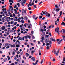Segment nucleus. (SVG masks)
Listing matches in <instances>:
<instances>
[{"mask_svg":"<svg viewBox=\"0 0 65 65\" xmlns=\"http://www.w3.org/2000/svg\"><path fill=\"white\" fill-rule=\"evenodd\" d=\"M57 32L58 34V35H60V34L59 33V27H58L57 28H56L55 29V32L56 33H57Z\"/></svg>","mask_w":65,"mask_h":65,"instance_id":"nucleus-1","label":"nucleus"},{"mask_svg":"<svg viewBox=\"0 0 65 65\" xmlns=\"http://www.w3.org/2000/svg\"><path fill=\"white\" fill-rule=\"evenodd\" d=\"M26 11H27V10L24 9H23L22 10V12L23 13H25V14H27V13L26 12Z\"/></svg>","mask_w":65,"mask_h":65,"instance_id":"nucleus-2","label":"nucleus"},{"mask_svg":"<svg viewBox=\"0 0 65 65\" xmlns=\"http://www.w3.org/2000/svg\"><path fill=\"white\" fill-rule=\"evenodd\" d=\"M54 10H56L55 11L56 12H57H57H58V11H60V9L59 8L56 9L55 8Z\"/></svg>","mask_w":65,"mask_h":65,"instance_id":"nucleus-3","label":"nucleus"},{"mask_svg":"<svg viewBox=\"0 0 65 65\" xmlns=\"http://www.w3.org/2000/svg\"><path fill=\"white\" fill-rule=\"evenodd\" d=\"M38 62V60H37L36 61V62L35 63H35L34 62H33L32 63V64L34 65H36V64H37Z\"/></svg>","mask_w":65,"mask_h":65,"instance_id":"nucleus-4","label":"nucleus"},{"mask_svg":"<svg viewBox=\"0 0 65 65\" xmlns=\"http://www.w3.org/2000/svg\"><path fill=\"white\" fill-rule=\"evenodd\" d=\"M47 12H46V11H45L43 13V14H45L46 17H47Z\"/></svg>","mask_w":65,"mask_h":65,"instance_id":"nucleus-5","label":"nucleus"},{"mask_svg":"<svg viewBox=\"0 0 65 65\" xmlns=\"http://www.w3.org/2000/svg\"><path fill=\"white\" fill-rule=\"evenodd\" d=\"M5 47H6V46H9L10 45V44L9 43H6L5 44Z\"/></svg>","mask_w":65,"mask_h":65,"instance_id":"nucleus-6","label":"nucleus"},{"mask_svg":"<svg viewBox=\"0 0 65 65\" xmlns=\"http://www.w3.org/2000/svg\"><path fill=\"white\" fill-rule=\"evenodd\" d=\"M31 59L33 61H35V58L34 57H32Z\"/></svg>","mask_w":65,"mask_h":65,"instance_id":"nucleus-7","label":"nucleus"},{"mask_svg":"<svg viewBox=\"0 0 65 65\" xmlns=\"http://www.w3.org/2000/svg\"><path fill=\"white\" fill-rule=\"evenodd\" d=\"M7 58L4 59L3 60V61L4 62H6V61H7Z\"/></svg>","mask_w":65,"mask_h":65,"instance_id":"nucleus-8","label":"nucleus"},{"mask_svg":"<svg viewBox=\"0 0 65 65\" xmlns=\"http://www.w3.org/2000/svg\"><path fill=\"white\" fill-rule=\"evenodd\" d=\"M11 47H15V45L13 44L12 45H10Z\"/></svg>","mask_w":65,"mask_h":65,"instance_id":"nucleus-9","label":"nucleus"},{"mask_svg":"<svg viewBox=\"0 0 65 65\" xmlns=\"http://www.w3.org/2000/svg\"><path fill=\"white\" fill-rule=\"evenodd\" d=\"M62 40H62V39H61V40H59L58 43V44H60L61 43V42H62Z\"/></svg>","mask_w":65,"mask_h":65,"instance_id":"nucleus-10","label":"nucleus"},{"mask_svg":"<svg viewBox=\"0 0 65 65\" xmlns=\"http://www.w3.org/2000/svg\"><path fill=\"white\" fill-rule=\"evenodd\" d=\"M9 7H10V8H9V10H8V11H10V8H12V6H10Z\"/></svg>","mask_w":65,"mask_h":65,"instance_id":"nucleus-11","label":"nucleus"},{"mask_svg":"<svg viewBox=\"0 0 65 65\" xmlns=\"http://www.w3.org/2000/svg\"><path fill=\"white\" fill-rule=\"evenodd\" d=\"M50 40H52V41H56V40H55V39H53V38H51Z\"/></svg>","mask_w":65,"mask_h":65,"instance_id":"nucleus-12","label":"nucleus"},{"mask_svg":"<svg viewBox=\"0 0 65 65\" xmlns=\"http://www.w3.org/2000/svg\"><path fill=\"white\" fill-rule=\"evenodd\" d=\"M59 49L58 50V51L56 53V55L57 56H58V53L59 52Z\"/></svg>","mask_w":65,"mask_h":65,"instance_id":"nucleus-13","label":"nucleus"},{"mask_svg":"<svg viewBox=\"0 0 65 65\" xmlns=\"http://www.w3.org/2000/svg\"><path fill=\"white\" fill-rule=\"evenodd\" d=\"M61 25L65 26V23L64 22H62V23L61 24Z\"/></svg>","mask_w":65,"mask_h":65,"instance_id":"nucleus-14","label":"nucleus"},{"mask_svg":"<svg viewBox=\"0 0 65 65\" xmlns=\"http://www.w3.org/2000/svg\"><path fill=\"white\" fill-rule=\"evenodd\" d=\"M18 39L19 40H22V38H21V37H19L18 38Z\"/></svg>","mask_w":65,"mask_h":65,"instance_id":"nucleus-15","label":"nucleus"},{"mask_svg":"<svg viewBox=\"0 0 65 65\" xmlns=\"http://www.w3.org/2000/svg\"><path fill=\"white\" fill-rule=\"evenodd\" d=\"M49 45H51V44H52V42H51V40H49Z\"/></svg>","mask_w":65,"mask_h":65,"instance_id":"nucleus-16","label":"nucleus"},{"mask_svg":"<svg viewBox=\"0 0 65 65\" xmlns=\"http://www.w3.org/2000/svg\"><path fill=\"white\" fill-rule=\"evenodd\" d=\"M21 4L22 6H24V3H23V2H21Z\"/></svg>","mask_w":65,"mask_h":65,"instance_id":"nucleus-17","label":"nucleus"},{"mask_svg":"<svg viewBox=\"0 0 65 65\" xmlns=\"http://www.w3.org/2000/svg\"><path fill=\"white\" fill-rule=\"evenodd\" d=\"M62 37H63V39H62V40H64V41H65V36H63Z\"/></svg>","mask_w":65,"mask_h":65,"instance_id":"nucleus-18","label":"nucleus"},{"mask_svg":"<svg viewBox=\"0 0 65 65\" xmlns=\"http://www.w3.org/2000/svg\"><path fill=\"white\" fill-rule=\"evenodd\" d=\"M22 2H23V3L25 4L26 3V0H22Z\"/></svg>","mask_w":65,"mask_h":65,"instance_id":"nucleus-19","label":"nucleus"},{"mask_svg":"<svg viewBox=\"0 0 65 65\" xmlns=\"http://www.w3.org/2000/svg\"><path fill=\"white\" fill-rule=\"evenodd\" d=\"M47 17H50V14L48 13L47 12V13L46 14Z\"/></svg>","mask_w":65,"mask_h":65,"instance_id":"nucleus-20","label":"nucleus"},{"mask_svg":"<svg viewBox=\"0 0 65 65\" xmlns=\"http://www.w3.org/2000/svg\"><path fill=\"white\" fill-rule=\"evenodd\" d=\"M35 52V51H32L31 52V54L32 55H33V53Z\"/></svg>","mask_w":65,"mask_h":65,"instance_id":"nucleus-21","label":"nucleus"},{"mask_svg":"<svg viewBox=\"0 0 65 65\" xmlns=\"http://www.w3.org/2000/svg\"><path fill=\"white\" fill-rule=\"evenodd\" d=\"M49 42V41L47 40V39H46V40H45V42L46 43H47L48 42Z\"/></svg>","mask_w":65,"mask_h":65,"instance_id":"nucleus-22","label":"nucleus"},{"mask_svg":"<svg viewBox=\"0 0 65 65\" xmlns=\"http://www.w3.org/2000/svg\"><path fill=\"white\" fill-rule=\"evenodd\" d=\"M31 3H32V2H30L28 4V5H30V6H32Z\"/></svg>","mask_w":65,"mask_h":65,"instance_id":"nucleus-23","label":"nucleus"},{"mask_svg":"<svg viewBox=\"0 0 65 65\" xmlns=\"http://www.w3.org/2000/svg\"><path fill=\"white\" fill-rule=\"evenodd\" d=\"M44 35H45V33H44V32L42 33V36H44Z\"/></svg>","mask_w":65,"mask_h":65,"instance_id":"nucleus-24","label":"nucleus"},{"mask_svg":"<svg viewBox=\"0 0 65 65\" xmlns=\"http://www.w3.org/2000/svg\"><path fill=\"white\" fill-rule=\"evenodd\" d=\"M2 29L3 30H5V26H3Z\"/></svg>","mask_w":65,"mask_h":65,"instance_id":"nucleus-25","label":"nucleus"},{"mask_svg":"<svg viewBox=\"0 0 65 65\" xmlns=\"http://www.w3.org/2000/svg\"><path fill=\"white\" fill-rule=\"evenodd\" d=\"M16 47H20V46H19V45H16Z\"/></svg>","mask_w":65,"mask_h":65,"instance_id":"nucleus-26","label":"nucleus"},{"mask_svg":"<svg viewBox=\"0 0 65 65\" xmlns=\"http://www.w3.org/2000/svg\"><path fill=\"white\" fill-rule=\"evenodd\" d=\"M19 37H20V36L19 35H18V36L17 37H14V38L15 39L17 38H19Z\"/></svg>","mask_w":65,"mask_h":65,"instance_id":"nucleus-27","label":"nucleus"},{"mask_svg":"<svg viewBox=\"0 0 65 65\" xmlns=\"http://www.w3.org/2000/svg\"><path fill=\"white\" fill-rule=\"evenodd\" d=\"M42 16H39V19H42Z\"/></svg>","mask_w":65,"mask_h":65,"instance_id":"nucleus-28","label":"nucleus"},{"mask_svg":"<svg viewBox=\"0 0 65 65\" xmlns=\"http://www.w3.org/2000/svg\"><path fill=\"white\" fill-rule=\"evenodd\" d=\"M17 5H18V7H20V5L19 4V3H18L17 4Z\"/></svg>","mask_w":65,"mask_h":65,"instance_id":"nucleus-29","label":"nucleus"},{"mask_svg":"<svg viewBox=\"0 0 65 65\" xmlns=\"http://www.w3.org/2000/svg\"><path fill=\"white\" fill-rule=\"evenodd\" d=\"M62 31H63V33H64L65 34V30L64 29H62Z\"/></svg>","mask_w":65,"mask_h":65,"instance_id":"nucleus-30","label":"nucleus"},{"mask_svg":"<svg viewBox=\"0 0 65 65\" xmlns=\"http://www.w3.org/2000/svg\"><path fill=\"white\" fill-rule=\"evenodd\" d=\"M33 17L34 19H35V18H36V16H35V15H34L33 16Z\"/></svg>","mask_w":65,"mask_h":65,"instance_id":"nucleus-31","label":"nucleus"},{"mask_svg":"<svg viewBox=\"0 0 65 65\" xmlns=\"http://www.w3.org/2000/svg\"><path fill=\"white\" fill-rule=\"evenodd\" d=\"M26 57H29V53H26Z\"/></svg>","mask_w":65,"mask_h":65,"instance_id":"nucleus-32","label":"nucleus"},{"mask_svg":"<svg viewBox=\"0 0 65 65\" xmlns=\"http://www.w3.org/2000/svg\"><path fill=\"white\" fill-rule=\"evenodd\" d=\"M24 37L25 38V39H27L28 38V36H24Z\"/></svg>","mask_w":65,"mask_h":65,"instance_id":"nucleus-33","label":"nucleus"},{"mask_svg":"<svg viewBox=\"0 0 65 65\" xmlns=\"http://www.w3.org/2000/svg\"><path fill=\"white\" fill-rule=\"evenodd\" d=\"M54 54H55V55H56V54L57 53H56V50H54Z\"/></svg>","mask_w":65,"mask_h":65,"instance_id":"nucleus-34","label":"nucleus"},{"mask_svg":"<svg viewBox=\"0 0 65 65\" xmlns=\"http://www.w3.org/2000/svg\"><path fill=\"white\" fill-rule=\"evenodd\" d=\"M12 54H13V55H12L13 56H14V55H15V52H14L13 51L12 53Z\"/></svg>","mask_w":65,"mask_h":65,"instance_id":"nucleus-35","label":"nucleus"},{"mask_svg":"<svg viewBox=\"0 0 65 65\" xmlns=\"http://www.w3.org/2000/svg\"><path fill=\"white\" fill-rule=\"evenodd\" d=\"M59 14H60V15H61L62 14V11H61L59 13Z\"/></svg>","mask_w":65,"mask_h":65,"instance_id":"nucleus-36","label":"nucleus"},{"mask_svg":"<svg viewBox=\"0 0 65 65\" xmlns=\"http://www.w3.org/2000/svg\"><path fill=\"white\" fill-rule=\"evenodd\" d=\"M43 44L42 45V46H44V45H45V43H44V42H43Z\"/></svg>","mask_w":65,"mask_h":65,"instance_id":"nucleus-37","label":"nucleus"},{"mask_svg":"<svg viewBox=\"0 0 65 65\" xmlns=\"http://www.w3.org/2000/svg\"><path fill=\"white\" fill-rule=\"evenodd\" d=\"M18 23L17 22H15V23H14L13 24L14 25H17V24Z\"/></svg>","mask_w":65,"mask_h":65,"instance_id":"nucleus-38","label":"nucleus"},{"mask_svg":"<svg viewBox=\"0 0 65 65\" xmlns=\"http://www.w3.org/2000/svg\"><path fill=\"white\" fill-rule=\"evenodd\" d=\"M27 36H28V37L29 39H31V36H30L27 35Z\"/></svg>","mask_w":65,"mask_h":65,"instance_id":"nucleus-39","label":"nucleus"},{"mask_svg":"<svg viewBox=\"0 0 65 65\" xmlns=\"http://www.w3.org/2000/svg\"><path fill=\"white\" fill-rule=\"evenodd\" d=\"M57 23H58V21H55V24L56 25H57Z\"/></svg>","mask_w":65,"mask_h":65,"instance_id":"nucleus-40","label":"nucleus"},{"mask_svg":"<svg viewBox=\"0 0 65 65\" xmlns=\"http://www.w3.org/2000/svg\"><path fill=\"white\" fill-rule=\"evenodd\" d=\"M55 7L56 8H59V6H57V5H55Z\"/></svg>","mask_w":65,"mask_h":65,"instance_id":"nucleus-41","label":"nucleus"},{"mask_svg":"<svg viewBox=\"0 0 65 65\" xmlns=\"http://www.w3.org/2000/svg\"><path fill=\"white\" fill-rule=\"evenodd\" d=\"M63 62H65V57H63Z\"/></svg>","mask_w":65,"mask_h":65,"instance_id":"nucleus-42","label":"nucleus"},{"mask_svg":"<svg viewBox=\"0 0 65 65\" xmlns=\"http://www.w3.org/2000/svg\"><path fill=\"white\" fill-rule=\"evenodd\" d=\"M42 3V1H41L40 2V3L39 4V6L40 5L41 3Z\"/></svg>","mask_w":65,"mask_h":65,"instance_id":"nucleus-43","label":"nucleus"},{"mask_svg":"<svg viewBox=\"0 0 65 65\" xmlns=\"http://www.w3.org/2000/svg\"><path fill=\"white\" fill-rule=\"evenodd\" d=\"M21 22L22 23V24H24V20H21Z\"/></svg>","mask_w":65,"mask_h":65,"instance_id":"nucleus-44","label":"nucleus"},{"mask_svg":"<svg viewBox=\"0 0 65 65\" xmlns=\"http://www.w3.org/2000/svg\"><path fill=\"white\" fill-rule=\"evenodd\" d=\"M39 55L40 56L41 55V52L40 51V50L39 51Z\"/></svg>","mask_w":65,"mask_h":65,"instance_id":"nucleus-45","label":"nucleus"},{"mask_svg":"<svg viewBox=\"0 0 65 65\" xmlns=\"http://www.w3.org/2000/svg\"><path fill=\"white\" fill-rule=\"evenodd\" d=\"M50 44L49 43H47L46 44V45L48 46V45H50Z\"/></svg>","mask_w":65,"mask_h":65,"instance_id":"nucleus-46","label":"nucleus"},{"mask_svg":"<svg viewBox=\"0 0 65 65\" xmlns=\"http://www.w3.org/2000/svg\"><path fill=\"white\" fill-rule=\"evenodd\" d=\"M34 8H36V6L35 5H34Z\"/></svg>","mask_w":65,"mask_h":65,"instance_id":"nucleus-47","label":"nucleus"},{"mask_svg":"<svg viewBox=\"0 0 65 65\" xmlns=\"http://www.w3.org/2000/svg\"><path fill=\"white\" fill-rule=\"evenodd\" d=\"M32 39H34V38H35V37H34V36H32Z\"/></svg>","mask_w":65,"mask_h":65,"instance_id":"nucleus-48","label":"nucleus"},{"mask_svg":"<svg viewBox=\"0 0 65 65\" xmlns=\"http://www.w3.org/2000/svg\"><path fill=\"white\" fill-rule=\"evenodd\" d=\"M28 9V10H31V8L30 7H29Z\"/></svg>","mask_w":65,"mask_h":65,"instance_id":"nucleus-49","label":"nucleus"},{"mask_svg":"<svg viewBox=\"0 0 65 65\" xmlns=\"http://www.w3.org/2000/svg\"><path fill=\"white\" fill-rule=\"evenodd\" d=\"M38 42L39 44H40V42L39 41H38Z\"/></svg>","mask_w":65,"mask_h":65,"instance_id":"nucleus-50","label":"nucleus"},{"mask_svg":"<svg viewBox=\"0 0 65 65\" xmlns=\"http://www.w3.org/2000/svg\"><path fill=\"white\" fill-rule=\"evenodd\" d=\"M49 34L50 35V36H52V34H51V32H49Z\"/></svg>","mask_w":65,"mask_h":65,"instance_id":"nucleus-51","label":"nucleus"},{"mask_svg":"<svg viewBox=\"0 0 65 65\" xmlns=\"http://www.w3.org/2000/svg\"><path fill=\"white\" fill-rule=\"evenodd\" d=\"M4 36H5V37H6V36H7V35H5V34H4Z\"/></svg>","mask_w":65,"mask_h":65,"instance_id":"nucleus-52","label":"nucleus"},{"mask_svg":"<svg viewBox=\"0 0 65 65\" xmlns=\"http://www.w3.org/2000/svg\"><path fill=\"white\" fill-rule=\"evenodd\" d=\"M41 39L42 40H44V37H42Z\"/></svg>","mask_w":65,"mask_h":65,"instance_id":"nucleus-53","label":"nucleus"},{"mask_svg":"<svg viewBox=\"0 0 65 65\" xmlns=\"http://www.w3.org/2000/svg\"><path fill=\"white\" fill-rule=\"evenodd\" d=\"M56 60H55V58H53V62H55Z\"/></svg>","mask_w":65,"mask_h":65,"instance_id":"nucleus-54","label":"nucleus"},{"mask_svg":"<svg viewBox=\"0 0 65 65\" xmlns=\"http://www.w3.org/2000/svg\"><path fill=\"white\" fill-rule=\"evenodd\" d=\"M23 58L24 59V60H26V58L24 56L23 57Z\"/></svg>","mask_w":65,"mask_h":65,"instance_id":"nucleus-55","label":"nucleus"},{"mask_svg":"<svg viewBox=\"0 0 65 65\" xmlns=\"http://www.w3.org/2000/svg\"><path fill=\"white\" fill-rule=\"evenodd\" d=\"M24 18H25V20H27L28 19H27V17H25Z\"/></svg>","mask_w":65,"mask_h":65,"instance_id":"nucleus-56","label":"nucleus"},{"mask_svg":"<svg viewBox=\"0 0 65 65\" xmlns=\"http://www.w3.org/2000/svg\"><path fill=\"white\" fill-rule=\"evenodd\" d=\"M10 47L9 46H7V47H6V49H7V48H9Z\"/></svg>","mask_w":65,"mask_h":65,"instance_id":"nucleus-57","label":"nucleus"},{"mask_svg":"<svg viewBox=\"0 0 65 65\" xmlns=\"http://www.w3.org/2000/svg\"><path fill=\"white\" fill-rule=\"evenodd\" d=\"M18 35H21V33L18 32Z\"/></svg>","mask_w":65,"mask_h":65,"instance_id":"nucleus-58","label":"nucleus"},{"mask_svg":"<svg viewBox=\"0 0 65 65\" xmlns=\"http://www.w3.org/2000/svg\"><path fill=\"white\" fill-rule=\"evenodd\" d=\"M41 32H43V31H44V30H43V29H41Z\"/></svg>","mask_w":65,"mask_h":65,"instance_id":"nucleus-59","label":"nucleus"},{"mask_svg":"<svg viewBox=\"0 0 65 65\" xmlns=\"http://www.w3.org/2000/svg\"><path fill=\"white\" fill-rule=\"evenodd\" d=\"M15 15L14 14H13V16L14 17H15Z\"/></svg>","mask_w":65,"mask_h":65,"instance_id":"nucleus-60","label":"nucleus"},{"mask_svg":"<svg viewBox=\"0 0 65 65\" xmlns=\"http://www.w3.org/2000/svg\"><path fill=\"white\" fill-rule=\"evenodd\" d=\"M18 21V19H15L14 20V21Z\"/></svg>","mask_w":65,"mask_h":65,"instance_id":"nucleus-61","label":"nucleus"},{"mask_svg":"<svg viewBox=\"0 0 65 65\" xmlns=\"http://www.w3.org/2000/svg\"><path fill=\"white\" fill-rule=\"evenodd\" d=\"M27 33V31H25L24 32L23 34H26V33Z\"/></svg>","mask_w":65,"mask_h":65,"instance_id":"nucleus-62","label":"nucleus"},{"mask_svg":"<svg viewBox=\"0 0 65 65\" xmlns=\"http://www.w3.org/2000/svg\"><path fill=\"white\" fill-rule=\"evenodd\" d=\"M18 20H19L18 22L19 23H21V21L20 20V19H18Z\"/></svg>","mask_w":65,"mask_h":65,"instance_id":"nucleus-63","label":"nucleus"},{"mask_svg":"<svg viewBox=\"0 0 65 65\" xmlns=\"http://www.w3.org/2000/svg\"><path fill=\"white\" fill-rule=\"evenodd\" d=\"M43 27H44V29H45V28H46V26L44 25L43 26Z\"/></svg>","mask_w":65,"mask_h":65,"instance_id":"nucleus-64","label":"nucleus"}]
</instances>
